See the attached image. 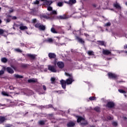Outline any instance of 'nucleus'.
Listing matches in <instances>:
<instances>
[{
    "mask_svg": "<svg viewBox=\"0 0 127 127\" xmlns=\"http://www.w3.org/2000/svg\"><path fill=\"white\" fill-rule=\"evenodd\" d=\"M9 12L10 13H11V12H13V9H11V10H9Z\"/></svg>",
    "mask_w": 127,
    "mask_h": 127,
    "instance_id": "46",
    "label": "nucleus"
},
{
    "mask_svg": "<svg viewBox=\"0 0 127 127\" xmlns=\"http://www.w3.org/2000/svg\"><path fill=\"white\" fill-rule=\"evenodd\" d=\"M87 54H88V55H94V52L92 51H89L87 52Z\"/></svg>",
    "mask_w": 127,
    "mask_h": 127,
    "instance_id": "30",
    "label": "nucleus"
},
{
    "mask_svg": "<svg viewBox=\"0 0 127 127\" xmlns=\"http://www.w3.org/2000/svg\"><path fill=\"white\" fill-rule=\"evenodd\" d=\"M43 17H44V18H47V16H44Z\"/></svg>",
    "mask_w": 127,
    "mask_h": 127,
    "instance_id": "54",
    "label": "nucleus"
},
{
    "mask_svg": "<svg viewBox=\"0 0 127 127\" xmlns=\"http://www.w3.org/2000/svg\"><path fill=\"white\" fill-rule=\"evenodd\" d=\"M52 3V1L50 0V1H46V4H47V5H50V4H51Z\"/></svg>",
    "mask_w": 127,
    "mask_h": 127,
    "instance_id": "26",
    "label": "nucleus"
},
{
    "mask_svg": "<svg viewBox=\"0 0 127 127\" xmlns=\"http://www.w3.org/2000/svg\"><path fill=\"white\" fill-rule=\"evenodd\" d=\"M43 89L44 91H46V86L45 85H43Z\"/></svg>",
    "mask_w": 127,
    "mask_h": 127,
    "instance_id": "45",
    "label": "nucleus"
},
{
    "mask_svg": "<svg viewBox=\"0 0 127 127\" xmlns=\"http://www.w3.org/2000/svg\"><path fill=\"white\" fill-rule=\"evenodd\" d=\"M125 4H126V5H127V2H126L125 3Z\"/></svg>",
    "mask_w": 127,
    "mask_h": 127,
    "instance_id": "58",
    "label": "nucleus"
},
{
    "mask_svg": "<svg viewBox=\"0 0 127 127\" xmlns=\"http://www.w3.org/2000/svg\"><path fill=\"white\" fill-rule=\"evenodd\" d=\"M114 6L116 8H118V9H121V6L120 5V4H119V3H115L114 4Z\"/></svg>",
    "mask_w": 127,
    "mask_h": 127,
    "instance_id": "18",
    "label": "nucleus"
},
{
    "mask_svg": "<svg viewBox=\"0 0 127 127\" xmlns=\"http://www.w3.org/2000/svg\"><path fill=\"white\" fill-rule=\"evenodd\" d=\"M102 17L104 18V16H102Z\"/></svg>",
    "mask_w": 127,
    "mask_h": 127,
    "instance_id": "61",
    "label": "nucleus"
},
{
    "mask_svg": "<svg viewBox=\"0 0 127 127\" xmlns=\"http://www.w3.org/2000/svg\"><path fill=\"white\" fill-rule=\"evenodd\" d=\"M57 66L59 67V68H61L62 69V68H64V63L62 62H59L57 64Z\"/></svg>",
    "mask_w": 127,
    "mask_h": 127,
    "instance_id": "7",
    "label": "nucleus"
},
{
    "mask_svg": "<svg viewBox=\"0 0 127 127\" xmlns=\"http://www.w3.org/2000/svg\"><path fill=\"white\" fill-rule=\"evenodd\" d=\"M39 125H41V126H43V125H44V124H45V123L43 121H40L39 122Z\"/></svg>",
    "mask_w": 127,
    "mask_h": 127,
    "instance_id": "33",
    "label": "nucleus"
},
{
    "mask_svg": "<svg viewBox=\"0 0 127 127\" xmlns=\"http://www.w3.org/2000/svg\"><path fill=\"white\" fill-rule=\"evenodd\" d=\"M84 35H85L86 37L87 36H89V35L87 34H84Z\"/></svg>",
    "mask_w": 127,
    "mask_h": 127,
    "instance_id": "53",
    "label": "nucleus"
},
{
    "mask_svg": "<svg viewBox=\"0 0 127 127\" xmlns=\"http://www.w3.org/2000/svg\"><path fill=\"white\" fill-rule=\"evenodd\" d=\"M89 100L90 101H94V100H96V97H90L89 98Z\"/></svg>",
    "mask_w": 127,
    "mask_h": 127,
    "instance_id": "35",
    "label": "nucleus"
},
{
    "mask_svg": "<svg viewBox=\"0 0 127 127\" xmlns=\"http://www.w3.org/2000/svg\"><path fill=\"white\" fill-rule=\"evenodd\" d=\"M46 42L52 43V42H53V39H52V38H48L47 40H46Z\"/></svg>",
    "mask_w": 127,
    "mask_h": 127,
    "instance_id": "19",
    "label": "nucleus"
},
{
    "mask_svg": "<svg viewBox=\"0 0 127 127\" xmlns=\"http://www.w3.org/2000/svg\"><path fill=\"white\" fill-rule=\"evenodd\" d=\"M1 94L3 96H6V97H9V94H8V93H7V92H5V91H2L1 92Z\"/></svg>",
    "mask_w": 127,
    "mask_h": 127,
    "instance_id": "20",
    "label": "nucleus"
},
{
    "mask_svg": "<svg viewBox=\"0 0 127 127\" xmlns=\"http://www.w3.org/2000/svg\"><path fill=\"white\" fill-rule=\"evenodd\" d=\"M95 111H96V112H100V108L98 107H95L94 108Z\"/></svg>",
    "mask_w": 127,
    "mask_h": 127,
    "instance_id": "38",
    "label": "nucleus"
},
{
    "mask_svg": "<svg viewBox=\"0 0 127 127\" xmlns=\"http://www.w3.org/2000/svg\"><path fill=\"white\" fill-rule=\"evenodd\" d=\"M19 29L21 30H26L27 29V26H23V25H21L19 27Z\"/></svg>",
    "mask_w": 127,
    "mask_h": 127,
    "instance_id": "16",
    "label": "nucleus"
},
{
    "mask_svg": "<svg viewBox=\"0 0 127 127\" xmlns=\"http://www.w3.org/2000/svg\"><path fill=\"white\" fill-rule=\"evenodd\" d=\"M51 14H57V11L56 10H52Z\"/></svg>",
    "mask_w": 127,
    "mask_h": 127,
    "instance_id": "36",
    "label": "nucleus"
},
{
    "mask_svg": "<svg viewBox=\"0 0 127 127\" xmlns=\"http://www.w3.org/2000/svg\"><path fill=\"white\" fill-rule=\"evenodd\" d=\"M64 2L65 3H68V2H67V1H64Z\"/></svg>",
    "mask_w": 127,
    "mask_h": 127,
    "instance_id": "57",
    "label": "nucleus"
},
{
    "mask_svg": "<svg viewBox=\"0 0 127 127\" xmlns=\"http://www.w3.org/2000/svg\"><path fill=\"white\" fill-rule=\"evenodd\" d=\"M111 22H109L108 23H106V24H105L104 26H111Z\"/></svg>",
    "mask_w": 127,
    "mask_h": 127,
    "instance_id": "34",
    "label": "nucleus"
},
{
    "mask_svg": "<svg viewBox=\"0 0 127 127\" xmlns=\"http://www.w3.org/2000/svg\"><path fill=\"white\" fill-rule=\"evenodd\" d=\"M15 78H16V79H21V78H23V76L18 74H14Z\"/></svg>",
    "mask_w": 127,
    "mask_h": 127,
    "instance_id": "21",
    "label": "nucleus"
},
{
    "mask_svg": "<svg viewBox=\"0 0 127 127\" xmlns=\"http://www.w3.org/2000/svg\"><path fill=\"white\" fill-rule=\"evenodd\" d=\"M3 69H4V70H5V67H3Z\"/></svg>",
    "mask_w": 127,
    "mask_h": 127,
    "instance_id": "59",
    "label": "nucleus"
},
{
    "mask_svg": "<svg viewBox=\"0 0 127 127\" xmlns=\"http://www.w3.org/2000/svg\"><path fill=\"white\" fill-rule=\"evenodd\" d=\"M65 76H67L68 77H70L69 78L67 79L66 81L62 79L61 80V84L62 85V88L63 89H66V85H71L73 82V77L71 75V74L65 72Z\"/></svg>",
    "mask_w": 127,
    "mask_h": 127,
    "instance_id": "1",
    "label": "nucleus"
},
{
    "mask_svg": "<svg viewBox=\"0 0 127 127\" xmlns=\"http://www.w3.org/2000/svg\"><path fill=\"white\" fill-rule=\"evenodd\" d=\"M124 48L125 49H126V48H127V45L124 46Z\"/></svg>",
    "mask_w": 127,
    "mask_h": 127,
    "instance_id": "50",
    "label": "nucleus"
},
{
    "mask_svg": "<svg viewBox=\"0 0 127 127\" xmlns=\"http://www.w3.org/2000/svg\"><path fill=\"white\" fill-rule=\"evenodd\" d=\"M47 9H48V10H49V11H51V10H52V7L48 6L47 7Z\"/></svg>",
    "mask_w": 127,
    "mask_h": 127,
    "instance_id": "39",
    "label": "nucleus"
},
{
    "mask_svg": "<svg viewBox=\"0 0 127 127\" xmlns=\"http://www.w3.org/2000/svg\"><path fill=\"white\" fill-rule=\"evenodd\" d=\"M42 1H47V0H41Z\"/></svg>",
    "mask_w": 127,
    "mask_h": 127,
    "instance_id": "52",
    "label": "nucleus"
},
{
    "mask_svg": "<svg viewBox=\"0 0 127 127\" xmlns=\"http://www.w3.org/2000/svg\"><path fill=\"white\" fill-rule=\"evenodd\" d=\"M3 74H4V70H0V76L1 75H3Z\"/></svg>",
    "mask_w": 127,
    "mask_h": 127,
    "instance_id": "41",
    "label": "nucleus"
},
{
    "mask_svg": "<svg viewBox=\"0 0 127 127\" xmlns=\"http://www.w3.org/2000/svg\"><path fill=\"white\" fill-rule=\"evenodd\" d=\"M5 121V117L0 116V124H2Z\"/></svg>",
    "mask_w": 127,
    "mask_h": 127,
    "instance_id": "12",
    "label": "nucleus"
},
{
    "mask_svg": "<svg viewBox=\"0 0 127 127\" xmlns=\"http://www.w3.org/2000/svg\"><path fill=\"white\" fill-rule=\"evenodd\" d=\"M28 83H35V82H37V79H31L28 80Z\"/></svg>",
    "mask_w": 127,
    "mask_h": 127,
    "instance_id": "15",
    "label": "nucleus"
},
{
    "mask_svg": "<svg viewBox=\"0 0 127 127\" xmlns=\"http://www.w3.org/2000/svg\"><path fill=\"white\" fill-rule=\"evenodd\" d=\"M1 61L3 63H6V62H7V59H6V58H2L1 59Z\"/></svg>",
    "mask_w": 127,
    "mask_h": 127,
    "instance_id": "24",
    "label": "nucleus"
},
{
    "mask_svg": "<svg viewBox=\"0 0 127 127\" xmlns=\"http://www.w3.org/2000/svg\"><path fill=\"white\" fill-rule=\"evenodd\" d=\"M113 125L114 126V127H117L118 126V123L117 122H113Z\"/></svg>",
    "mask_w": 127,
    "mask_h": 127,
    "instance_id": "43",
    "label": "nucleus"
},
{
    "mask_svg": "<svg viewBox=\"0 0 127 127\" xmlns=\"http://www.w3.org/2000/svg\"><path fill=\"white\" fill-rule=\"evenodd\" d=\"M51 31L53 33H58L57 31H56V30H55V29H54V28H52L51 29Z\"/></svg>",
    "mask_w": 127,
    "mask_h": 127,
    "instance_id": "25",
    "label": "nucleus"
},
{
    "mask_svg": "<svg viewBox=\"0 0 127 127\" xmlns=\"http://www.w3.org/2000/svg\"><path fill=\"white\" fill-rule=\"evenodd\" d=\"M45 28H46L45 26L43 25H41L40 26V28H39V29H40V30H44Z\"/></svg>",
    "mask_w": 127,
    "mask_h": 127,
    "instance_id": "23",
    "label": "nucleus"
},
{
    "mask_svg": "<svg viewBox=\"0 0 127 127\" xmlns=\"http://www.w3.org/2000/svg\"><path fill=\"white\" fill-rule=\"evenodd\" d=\"M65 45V43H62V44H60V45Z\"/></svg>",
    "mask_w": 127,
    "mask_h": 127,
    "instance_id": "51",
    "label": "nucleus"
},
{
    "mask_svg": "<svg viewBox=\"0 0 127 127\" xmlns=\"http://www.w3.org/2000/svg\"><path fill=\"white\" fill-rule=\"evenodd\" d=\"M82 121H84L83 118H82V117L78 116L77 117V123H80V122H81Z\"/></svg>",
    "mask_w": 127,
    "mask_h": 127,
    "instance_id": "17",
    "label": "nucleus"
},
{
    "mask_svg": "<svg viewBox=\"0 0 127 127\" xmlns=\"http://www.w3.org/2000/svg\"><path fill=\"white\" fill-rule=\"evenodd\" d=\"M34 4H39V0H36L34 2Z\"/></svg>",
    "mask_w": 127,
    "mask_h": 127,
    "instance_id": "40",
    "label": "nucleus"
},
{
    "mask_svg": "<svg viewBox=\"0 0 127 127\" xmlns=\"http://www.w3.org/2000/svg\"><path fill=\"white\" fill-rule=\"evenodd\" d=\"M55 80H56V79L54 77H52L51 78V81L52 84H54L55 83Z\"/></svg>",
    "mask_w": 127,
    "mask_h": 127,
    "instance_id": "28",
    "label": "nucleus"
},
{
    "mask_svg": "<svg viewBox=\"0 0 127 127\" xmlns=\"http://www.w3.org/2000/svg\"><path fill=\"white\" fill-rule=\"evenodd\" d=\"M36 21H37L36 19H33L32 20V22H33V23H35V22H36Z\"/></svg>",
    "mask_w": 127,
    "mask_h": 127,
    "instance_id": "44",
    "label": "nucleus"
},
{
    "mask_svg": "<svg viewBox=\"0 0 127 127\" xmlns=\"http://www.w3.org/2000/svg\"><path fill=\"white\" fill-rule=\"evenodd\" d=\"M108 75L109 78H112V79H117V78H118V75H116L115 73L109 72L108 73Z\"/></svg>",
    "mask_w": 127,
    "mask_h": 127,
    "instance_id": "4",
    "label": "nucleus"
},
{
    "mask_svg": "<svg viewBox=\"0 0 127 127\" xmlns=\"http://www.w3.org/2000/svg\"><path fill=\"white\" fill-rule=\"evenodd\" d=\"M58 6H63V2H59L57 3Z\"/></svg>",
    "mask_w": 127,
    "mask_h": 127,
    "instance_id": "29",
    "label": "nucleus"
},
{
    "mask_svg": "<svg viewBox=\"0 0 127 127\" xmlns=\"http://www.w3.org/2000/svg\"><path fill=\"white\" fill-rule=\"evenodd\" d=\"M119 92H120V93H122V94L124 93H126L125 91H124L122 89H119Z\"/></svg>",
    "mask_w": 127,
    "mask_h": 127,
    "instance_id": "42",
    "label": "nucleus"
},
{
    "mask_svg": "<svg viewBox=\"0 0 127 127\" xmlns=\"http://www.w3.org/2000/svg\"><path fill=\"white\" fill-rule=\"evenodd\" d=\"M108 120H113V117H111L110 116L108 117Z\"/></svg>",
    "mask_w": 127,
    "mask_h": 127,
    "instance_id": "47",
    "label": "nucleus"
},
{
    "mask_svg": "<svg viewBox=\"0 0 127 127\" xmlns=\"http://www.w3.org/2000/svg\"><path fill=\"white\" fill-rule=\"evenodd\" d=\"M2 21H1V20H0V24L1 23Z\"/></svg>",
    "mask_w": 127,
    "mask_h": 127,
    "instance_id": "56",
    "label": "nucleus"
},
{
    "mask_svg": "<svg viewBox=\"0 0 127 127\" xmlns=\"http://www.w3.org/2000/svg\"><path fill=\"white\" fill-rule=\"evenodd\" d=\"M48 56L50 59H53L54 58H56V54L53 53H49L48 54Z\"/></svg>",
    "mask_w": 127,
    "mask_h": 127,
    "instance_id": "6",
    "label": "nucleus"
},
{
    "mask_svg": "<svg viewBox=\"0 0 127 127\" xmlns=\"http://www.w3.org/2000/svg\"><path fill=\"white\" fill-rule=\"evenodd\" d=\"M102 53L104 54V55H110L112 52L109 50L103 49L102 51Z\"/></svg>",
    "mask_w": 127,
    "mask_h": 127,
    "instance_id": "5",
    "label": "nucleus"
},
{
    "mask_svg": "<svg viewBox=\"0 0 127 127\" xmlns=\"http://www.w3.org/2000/svg\"><path fill=\"white\" fill-rule=\"evenodd\" d=\"M75 3H76V0H69L67 2V4L70 5H72V4H74Z\"/></svg>",
    "mask_w": 127,
    "mask_h": 127,
    "instance_id": "10",
    "label": "nucleus"
},
{
    "mask_svg": "<svg viewBox=\"0 0 127 127\" xmlns=\"http://www.w3.org/2000/svg\"><path fill=\"white\" fill-rule=\"evenodd\" d=\"M48 70L51 71V72H53V73H56V72H57L56 68L52 65H48Z\"/></svg>",
    "mask_w": 127,
    "mask_h": 127,
    "instance_id": "3",
    "label": "nucleus"
},
{
    "mask_svg": "<svg viewBox=\"0 0 127 127\" xmlns=\"http://www.w3.org/2000/svg\"><path fill=\"white\" fill-rule=\"evenodd\" d=\"M6 17L7 18H9V17H11V15H7Z\"/></svg>",
    "mask_w": 127,
    "mask_h": 127,
    "instance_id": "49",
    "label": "nucleus"
},
{
    "mask_svg": "<svg viewBox=\"0 0 127 127\" xmlns=\"http://www.w3.org/2000/svg\"><path fill=\"white\" fill-rule=\"evenodd\" d=\"M5 32V31L3 30L2 29H0V35H1V34H3Z\"/></svg>",
    "mask_w": 127,
    "mask_h": 127,
    "instance_id": "31",
    "label": "nucleus"
},
{
    "mask_svg": "<svg viewBox=\"0 0 127 127\" xmlns=\"http://www.w3.org/2000/svg\"><path fill=\"white\" fill-rule=\"evenodd\" d=\"M27 56H28V57H29L30 58H31V59H34L36 57V56L34 55H31L30 54H27Z\"/></svg>",
    "mask_w": 127,
    "mask_h": 127,
    "instance_id": "14",
    "label": "nucleus"
},
{
    "mask_svg": "<svg viewBox=\"0 0 127 127\" xmlns=\"http://www.w3.org/2000/svg\"><path fill=\"white\" fill-rule=\"evenodd\" d=\"M4 21H6V22H10V18H7V19H4Z\"/></svg>",
    "mask_w": 127,
    "mask_h": 127,
    "instance_id": "37",
    "label": "nucleus"
},
{
    "mask_svg": "<svg viewBox=\"0 0 127 127\" xmlns=\"http://www.w3.org/2000/svg\"><path fill=\"white\" fill-rule=\"evenodd\" d=\"M12 19H16V16L12 17Z\"/></svg>",
    "mask_w": 127,
    "mask_h": 127,
    "instance_id": "48",
    "label": "nucleus"
},
{
    "mask_svg": "<svg viewBox=\"0 0 127 127\" xmlns=\"http://www.w3.org/2000/svg\"><path fill=\"white\" fill-rule=\"evenodd\" d=\"M98 43L99 45H104V46H106V45H105V42L103 41H98Z\"/></svg>",
    "mask_w": 127,
    "mask_h": 127,
    "instance_id": "22",
    "label": "nucleus"
},
{
    "mask_svg": "<svg viewBox=\"0 0 127 127\" xmlns=\"http://www.w3.org/2000/svg\"><path fill=\"white\" fill-rule=\"evenodd\" d=\"M125 97H127V95H125Z\"/></svg>",
    "mask_w": 127,
    "mask_h": 127,
    "instance_id": "60",
    "label": "nucleus"
},
{
    "mask_svg": "<svg viewBox=\"0 0 127 127\" xmlns=\"http://www.w3.org/2000/svg\"><path fill=\"white\" fill-rule=\"evenodd\" d=\"M70 17H71V16L67 15L66 14L58 16V19H67V18H70Z\"/></svg>",
    "mask_w": 127,
    "mask_h": 127,
    "instance_id": "2",
    "label": "nucleus"
},
{
    "mask_svg": "<svg viewBox=\"0 0 127 127\" xmlns=\"http://www.w3.org/2000/svg\"><path fill=\"white\" fill-rule=\"evenodd\" d=\"M54 64L55 65H56V62H55L54 63Z\"/></svg>",
    "mask_w": 127,
    "mask_h": 127,
    "instance_id": "55",
    "label": "nucleus"
},
{
    "mask_svg": "<svg viewBox=\"0 0 127 127\" xmlns=\"http://www.w3.org/2000/svg\"><path fill=\"white\" fill-rule=\"evenodd\" d=\"M107 106L108 108H113L115 106V104L113 102H109L107 103Z\"/></svg>",
    "mask_w": 127,
    "mask_h": 127,
    "instance_id": "9",
    "label": "nucleus"
},
{
    "mask_svg": "<svg viewBox=\"0 0 127 127\" xmlns=\"http://www.w3.org/2000/svg\"><path fill=\"white\" fill-rule=\"evenodd\" d=\"M74 126H75V123L71 122H69L67 124V126L68 127H74Z\"/></svg>",
    "mask_w": 127,
    "mask_h": 127,
    "instance_id": "13",
    "label": "nucleus"
},
{
    "mask_svg": "<svg viewBox=\"0 0 127 127\" xmlns=\"http://www.w3.org/2000/svg\"><path fill=\"white\" fill-rule=\"evenodd\" d=\"M7 127H8V126H7Z\"/></svg>",
    "mask_w": 127,
    "mask_h": 127,
    "instance_id": "62",
    "label": "nucleus"
},
{
    "mask_svg": "<svg viewBox=\"0 0 127 127\" xmlns=\"http://www.w3.org/2000/svg\"><path fill=\"white\" fill-rule=\"evenodd\" d=\"M15 51L16 52H19V53H21V52H22V51H21L20 49H15Z\"/></svg>",
    "mask_w": 127,
    "mask_h": 127,
    "instance_id": "32",
    "label": "nucleus"
},
{
    "mask_svg": "<svg viewBox=\"0 0 127 127\" xmlns=\"http://www.w3.org/2000/svg\"><path fill=\"white\" fill-rule=\"evenodd\" d=\"M41 25V24L40 23H38L35 25V27H36V28H39Z\"/></svg>",
    "mask_w": 127,
    "mask_h": 127,
    "instance_id": "27",
    "label": "nucleus"
},
{
    "mask_svg": "<svg viewBox=\"0 0 127 127\" xmlns=\"http://www.w3.org/2000/svg\"><path fill=\"white\" fill-rule=\"evenodd\" d=\"M6 70L7 72H8V73H9L10 74H13L14 72L13 71V70L12 69V68L9 67L6 68Z\"/></svg>",
    "mask_w": 127,
    "mask_h": 127,
    "instance_id": "8",
    "label": "nucleus"
},
{
    "mask_svg": "<svg viewBox=\"0 0 127 127\" xmlns=\"http://www.w3.org/2000/svg\"><path fill=\"white\" fill-rule=\"evenodd\" d=\"M76 39L77 40H78V41L79 42H80V43H82V44L85 43V42L84 41V40H83V39H82V38H80L78 36L76 37Z\"/></svg>",
    "mask_w": 127,
    "mask_h": 127,
    "instance_id": "11",
    "label": "nucleus"
}]
</instances>
